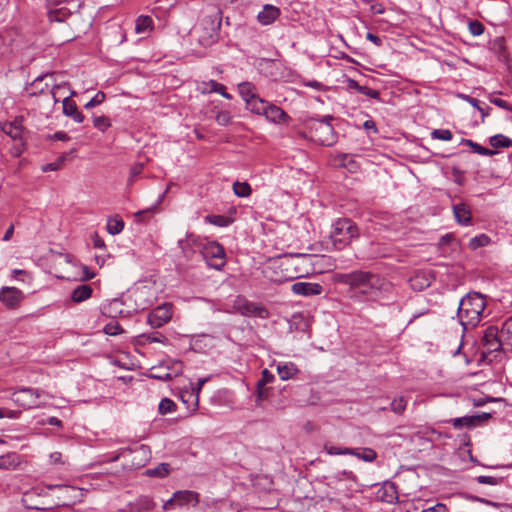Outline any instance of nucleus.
<instances>
[{
    "mask_svg": "<svg viewBox=\"0 0 512 512\" xmlns=\"http://www.w3.org/2000/svg\"><path fill=\"white\" fill-rule=\"evenodd\" d=\"M335 281L347 285L349 297L358 302L374 301L380 292L387 291L390 286L380 275L364 270L339 273Z\"/></svg>",
    "mask_w": 512,
    "mask_h": 512,
    "instance_id": "f257e3e1",
    "label": "nucleus"
},
{
    "mask_svg": "<svg viewBox=\"0 0 512 512\" xmlns=\"http://www.w3.org/2000/svg\"><path fill=\"white\" fill-rule=\"evenodd\" d=\"M178 246L186 257L199 252L208 267L221 270L226 264V253L221 244L207 241L194 234H188L185 239L178 241Z\"/></svg>",
    "mask_w": 512,
    "mask_h": 512,
    "instance_id": "f03ea898",
    "label": "nucleus"
},
{
    "mask_svg": "<svg viewBox=\"0 0 512 512\" xmlns=\"http://www.w3.org/2000/svg\"><path fill=\"white\" fill-rule=\"evenodd\" d=\"M202 14L199 23L191 32V37L199 45L209 47L218 41L222 23V10L218 0H207Z\"/></svg>",
    "mask_w": 512,
    "mask_h": 512,
    "instance_id": "7ed1b4c3",
    "label": "nucleus"
},
{
    "mask_svg": "<svg viewBox=\"0 0 512 512\" xmlns=\"http://www.w3.org/2000/svg\"><path fill=\"white\" fill-rule=\"evenodd\" d=\"M486 306V296L479 292H469L460 300L457 317L464 331L480 323Z\"/></svg>",
    "mask_w": 512,
    "mask_h": 512,
    "instance_id": "20e7f679",
    "label": "nucleus"
},
{
    "mask_svg": "<svg viewBox=\"0 0 512 512\" xmlns=\"http://www.w3.org/2000/svg\"><path fill=\"white\" fill-rule=\"evenodd\" d=\"M280 267L286 271L287 279H296L312 271V256L304 253H290L279 258Z\"/></svg>",
    "mask_w": 512,
    "mask_h": 512,
    "instance_id": "39448f33",
    "label": "nucleus"
},
{
    "mask_svg": "<svg viewBox=\"0 0 512 512\" xmlns=\"http://www.w3.org/2000/svg\"><path fill=\"white\" fill-rule=\"evenodd\" d=\"M151 457V452L148 446L139 445L135 448H122L118 452L111 455V457L104 460L105 462H115L120 458L125 459L124 468L129 470H136L146 465Z\"/></svg>",
    "mask_w": 512,
    "mask_h": 512,
    "instance_id": "423d86ee",
    "label": "nucleus"
},
{
    "mask_svg": "<svg viewBox=\"0 0 512 512\" xmlns=\"http://www.w3.org/2000/svg\"><path fill=\"white\" fill-rule=\"evenodd\" d=\"M358 237L359 229L351 219L339 218L333 223L330 239L335 249L342 250Z\"/></svg>",
    "mask_w": 512,
    "mask_h": 512,
    "instance_id": "0eeeda50",
    "label": "nucleus"
},
{
    "mask_svg": "<svg viewBox=\"0 0 512 512\" xmlns=\"http://www.w3.org/2000/svg\"><path fill=\"white\" fill-rule=\"evenodd\" d=\"M333 116L326 115L321 120L310 119L309 131L311 139L323 146H332L337 141L336 132L331 124Z\"/></svg>",
    "mask_w": 512,
    "mask_h": 512,
    "instance_id": "6e6552de",
    "label": "nucleus"
},
{
    "mask_svg": "<svg viewBox=\"0 0 512 512\" xmlns=\"http://www.w3.org/2000/svg\"><path fill=\"white\" fill-rule=\"evenodd\" d=\"M84 0H46L50 21L63 22L74 12L79 11Z\"/></svg>",
    "mask_w": 512,
    "mask_h": 512,
    "instance_id": "1a4fd4ad",
    "label": "nucleus"
},
{
    "mask_svg": "<svg viewBox=\"0 0 512 512\" xmlns=\"http://www.w3.org/2000/svg\"><path fill=\"white\" fill-rule=\"evenodd\" d=\"M42 396H48L46 392L34 388H20L12 394V401L24 409H33L41 407L39 399Z\"/></svg>",
    "mask_w": 512,
    "mask_h": 512,
    "instance_id": "9d476101",
    "label": "nucleus"
},
{
    "mask_svg": "<svg viewBox=\"0 0 512 512\" xmlns=\"http://www.w3.org/2000/svg\"><path fill=\"white\" fill-rule=\"evenodd\" d=\"M233 309L246 317H256L260 319H267L270 316L268 309L256 302L247 300L243 296H237L233 302Z\"/></svg>",
    "mask_w": 512,
    "mask_h": 512,
    "instance_id": "9b49d317",
    "label": "nucleus"
},
{
    "mask_svg": "<svg viewBox=\"0 0 512 512\" xmlns=\"http://www.w3.org/2000/svg\"><path fill=\"white\" fill-rule=\"evenodd\" d=\"M256 107L254 106L253 113L263 115L266 119L273 123L284 122L288 115L280 107L270 104L264 99L256 101Z\"/></svg>",
    "mask_w": 512,
    "mask_h": 512,
    "instance_id": "f8f14e48",
    "label": "nucleus"
},
{
    "mask_svg": "<svg viewBox=\"0 0 512 512\" xmlns=\"http://www.w3.org/2000/svg\"><path fill=\"white\" fill-rule=\"evenodd\" d=\"M172 317L171 308L164 304L153 309L147 316L148 324L153 328L162 327Z\"/></svg>",
    "mask_w": 512,
    "mask_h": 512,
    "instance_id": "ddd939ff",
    "label": "nucleus"
},
{
    "mask_svg": "<svg viewBox=\"0 0 512 512\" xmlns=\"http://www.w3.org/2000/svg\"><path fill=\"white\" fill-rule=\"evenodd\" d=\"M482 344L485 349L484 353L498 352L502 349V342L499 338L497 327L489 326L482 337Z\"/></svg>",
    "mask_w": 512,
    "mask_h": 512,
    "instance_id": "4468645a",
    "label": "nucleus"
},
{
    "mask_svg": "<svg viewBox=\"0 0 512 512\" xmlns=\"http://www.w3.org/2000/svg\"><path fill=\"white\" fill-rule=\"evenodd\" d=\"M23 299L21 290L15 287H2L0 301L8 308H15Z\"/></svg>",
    "mask_w": 512,
    "mask_h": 512,
    "instance_id": "2eb2a0df",
    "label": "nucleus"
},
{
    "mask_svg": "<svg viewBox=\"0 0 512 512\" xmlns=\"http://www.w3.org/2000/svg\"><path fill=\"white\" fill-rule=\"evenodd\" d=\"M291 290L296 295L310 297L320 295L323 287L319 283L296 282L292 285Z\"/></svg>",
    "mask_w": 512,
    "mask_h": 512,
    "instance_id": "dca6fc26",
    "label": "nucleus"
},
{
    "mask_svg": "<svg viewBox=\"0 0 512 512\" xmlns=\"http://www.w3.org/2000/svg\"><path fill=\"white\" fill-rule=\"evenodd\" d=\"M238 90L246 103L247 109L251 112L254 110V105H256V101L262 100L259 96L255 94V86L250 82H243L238 85Z\"/></svg>",
    "mask_w": 512,
    "mask_h": 512,
    "instance_id": "f3484780",
    "label": "nucleus"
},
{
    "mask_svg": "<svg viewBox=\"0 0 512 512\" xmlns=\"http://www.w3.org/2000/svg\"><path fill=\"white\" fill-rule=\"evenodd\" d=\"M280 14L281 11L278 7L266 4L258 13L257 20L263 26L271 25L279 18Z\"/></svg>",
    "mask_w": 512,
    "mask_h": 512,
    "instance_id": "a211bd4d",
    "label": "nucleus"
},
{
    "mask_svg": "<svg viewBox=\"0 0 512 512\" xmlns=\"http://www.w3.org/2000/svg\"><path fill=\"white\" fill-rule=\"evenodd\" d=\"M199 493L192 490H179L174 492V500H177V506L191 505L196 506L199 503Z\"/></svg>",
    "mask_w": 512,
    "mask_h": 512,
    "instance_id": "6ab92c4d",
    "label": "nucleus"
},
{
    "mask_svg": "<svg viewBox=\"0 0 512 512\" xmlns=\"http://www.w3.org/2000/svg\"><path fill=\"white\" fill-rule=\"evenodd\" d=\"M453 214L455 220L460 225H470L472 220V213L470 207L465 203H458L453 205Z\"/></svg>",
    "mask_w": 512,
    "mask_h": 512,
    "instance_id": "aec40b11",
    "label": "nucleus"
},
{
    "mask_svg": "<svg viewBox=\"0 0 512 512\" xmlns=\"http://www.w3.org/2000/svg\"><path fill=\"white\" fill-rule=\"evenodd\" d=\"M63 114L72 118L76 123L84 121V115L78 110L76 103L70 97H64L62 100Z\"/></svg>",
    "mask_w": 512,
    "mask_h": 512,
    "instance_id": "412c9836",
    "label": "nucleus"
},
{
    "mask_svg": "<svg viewBox=\"0 0 512 512\" xmlns=\"http://www.w3.org/2000/svg\"><path fill=\"white\" fill-rule=\"evenodd\" d=\"M2 130L14 140L21 139L23 131L22 117H16L13 121L5 123Z\"/></svg>",
    "mask_w": 512,
    "mask_h": 512,
    "instance_id": "4be33fe9",
    "label": "nucleus"
},
{
    "mask_svg": "<svg viewBox=\"0 0 512 512\" xmlns=\"http://www.w3.org/2000/svg\"><path fill=\"white\" fill-rule=\"evenodd\" d=\"M277 373L281 380L293 379L299 372V368L293 362H279L277 364Z\"/></svg>",
    "mask_w": 512,
    "mask_h": 512,
    "instance_id": "5701e85b",
    "label": "nucleus"
},
{
    "mask_svg": "<svg viewBox=\"0 0 512 512\" xmlns=\"http://www.w3.org/2000/svg\"><path fill=\"white\" fill-rule=\"evenodd\" d=\"M92 288L90 285L82 284L77 286L71 293V299L75 303L83 302L89 299L92 295Z\"/></svg>",
    "mask_w": 512,
    "mask_h": 512,
    "instance_id": "b1692460",
    "label": "nucleus"
},
{
    "mask_svg": "<svg viewBox=\"0 0 512 512\" xmlns=\"http://www.w3.org/2000/svg\"><path fill=\"white\" fill-rule=\"evenodd\" d=\"M20 464V457L16 453H9L0 456V469L9 470L14 469Z\"/></svg>",
    "mask_w": 512,
    "mask_h": 512,
    "instance_id": "393cba45",
    "label": "nucleus"
},
{
    "mask_svg": "<svg viewBox=\"0 0 512 512\" xmlns=\"http://www.w3.org/2000/svg\"><path fill=\"white\" fill-rule=\"evenodd\" d=\"M354 453L349 455L355 456L364 462H373L377 458V452L372 448H352Z\"/></svg>",
    "mask_w": 512,
    "mask_h": 512,
    "instance_id": "a878e982",
    "label": "nucleus"
},
{
    "mask_svg": "<svg viewBox=\"0 0 512 512\" xmlns=\"http://www.w3.org/2000/svg\"><path fill=\"white\" fill-rule=\"evenodd\" d=\"M173 373L172 372H159V373H151L150 377L157 380L162 381H170L174 377H177L182 373L181 364L179 362H175L173 364Z\"/></svg>",
    "mask_w": 512,
    "mask_h": 512,
    "instance_id": "bb28decb",
    "label": "nucleus"
},
{
    "mask_svg": "<svg viewBox=\"0 0 512 512\" xmlns=\"http://www.w3.org/2000/svg\"><path fill=\"white\" fill-rule=\"evenodd\" d=\"M153 29V20L146 15H140L136 19L135 31L138 34L149 32Z\"/></svg>",
    "mask_w": 512,
    "mask_h": 512,
    "instance_id": "cd10ccee",
    "label": "nucleus"
},
{
    "mask_svg": "<svg viewBox=\"0 0 512 512\" xmlns=\"http://www.w3.org/2000/svg\"><path fill=\"white\" fill-rule=\"evenodd\" d=\"M181 401L187 405V408L192 407L193 411L198 407V396L194 393V390H182L180 392Z\"/></svg>",
    "mask_w": 512,
    "mask_h": 512,
    "instance_id": "c85d7f7f",
    "label": "nucleus"
},
{
    "mask_svg": "<svg viewBox=\"0 0 512 512\" xmlns=\"http://www.w3.org/2000/svg\"><path fill=\"white\" fill-rule=\"evenodd\" d=\"M409 508L406 512H447V507L443 503H437L428 508H419L414 503H409Z\"/></svg>",
    "mask_w": 512,
    "mask_h": 512,
    "instance_id": "c756f323",
    "label": "nucleus"
},
{
    "mask_svg": "<svg viewBox=\"0 0 512 512\" xmlns=\"http://www.w3.org/2000/svg\"><path fill=\"white\" fill-rule=\"evenodd\" d=\"M170 473V465L168 463H160L157 467L147 469L145 475L149 477H165Z\"/></svg>",
    "mask_w": 512,
    "mask_h": 512,
    "instance_id": "7c9ffc66",
    "label": "nucleus"
},
{
    "mask_svg": "<svg viewBox=\"0 0 512 512\" xmlns=\"http://www.w3.org/2000/svg\"><path fill=\"white\" fill-rule=\"evenodd\" d=\"M489 143L494 148H507L512 145V140L502 134H497L490 137Z\"/></svg>",
    "mask_w": 512,
    "mask_h": 512,
    "instance_id": "2f4dec72",
    "label": "nucleus"
},
{
    "mask_svg": "<svg viewBox=\"0 0 512 512\" xmlns=\"http://www.w3.org/2000/svg\"><path fill=\"white\" fill-rule=\"evenodd\" d=\"M463 143L466 146L470 147L473 150V152H475V153H477L479 155H482V156H493L495 154V151L490 150L488 148H485V147L479 145L478 143H476V142H474V141H472L470 139L463 140Z\"/></svg>",
    "mask_w": 512,
    "mask_h": 512,
    "instance_id": "473e14b6",
    "label": "nucleus"
},
{
    "mask_svg": "<svg viewBox=\"0 0 512 512\" xmlns=\"http://www.w3.org/2000/svg\"><path fill=\"white\" fill-rule=\"evenodd\" d=\"M475 418H472L471 416H463V417H458V418H454V419H451L449 420V422L452 423V425L454 426V428H462V427H467V428H473L475 427Z\"/></svg>",
    "mask_w": 512,
    "mask_h": 512,
    "instance_id": "72a5a7b5",
    "label": "nucleus"
},
{
    "mask_svg": "<svg viewBox=\"0 0 512 512\" xmlns=\"http://www.w3.org/2000/svg\"><path fill=\"white\" fill-rule=\"evenodd\" d=\"M233 191L238 197H248L250 196L252 189L247 182L236 181L233 183Z\"/></svg>",
    "mask_w": 512,
    "mask_h": 512,
    "instance_id": "f704fd0d",
    "label": "nucleus"
},
{
    "mask_svg": "<svg viewBox=\"0 0 512 512\" xmlns=\"http://www.w3.org/2000/svg\"><path fill=\"white\" fill-rule=\"evenodd\" d=\"M176 410V404L173 400L169 398H163L158 406V411L162 415H166L168 413H172Z\"/></svg>",
    "mask_w": 512,
    "mask_h": 512,
    "instance_id": "c9c22d12",
    "label": "nucleus"
},
{
    "mask_svg": "<svg viewBox=\"0 0 512 512\" xmlns=\"http://www.w3.org/2000/svg\"><path fill=\"white\" fill-rule=\"evenodd\" d=\"M207 86H208V89L210 92L219 93L226 99H231V97H232L229 93L226 92V87L223 84H221L215 80H210L207 83Z\"/></svg>",
    "mask_w": 512,
    "mask_h": 512,
    "instance_id": "e433bc0d",
    "label": "nucleus"
},
{
    "mask_svg": "<svg viewBox=\"0 0 512 512\" xmlns=\"http://www.w3.org/2000/svg\"><path fill=\"white\" fill-rule=\"evenodd\" d=\"M430 285V280L426 278L423 274L417 273L411 279V286L414 289L422 290L425 287Z\"/></svg>",
    "mask_w": 512,
    "mask_h": 512,
    "instance_id": "4c0bfd02",
    "label": "nucleus"
},
{
    "mask_svg": "<svg viewBox=\"0 0 512 512\" xmlns=\"http://www.w3.org/2000/svg\"><path fill=\"white\" fill-rule=\"evenodd\" d=\"M124 229V222L121 219H109L107 223V230L111 235H116Z\"/></svg>",
    "mask_w": 512,
    "mask_h": 512,
    "instance_id": "58836bf2",
    "label": "nucleus"
},
{
    "mask_svg": "<svg viewBox=\"0 0 512 512\" xmlns=\"http://www.w3.org/2000/svg\"><path fill=\"white\" fill-rule=\"evenodd\" d=\"M93 125L99 131L105 132L111 126V121L106 116H96L93 118Z\"/></svg>",
    "mask_w": 512,
    "mask_h": 512,
    "instance_id": "ea45409f",
    "label": "nucleus"
},
{
    "mask_svg": "<svg viewBox=\"0 0 512 512\" xmlns=\"http://www.w3.org/2000/svg\"><path fill=\"white\" fill-rule=\"evenodd\" d=\"M504 477L500 476H492V475H485V476H478L476 477V481L480 484H488V485H499L503 482Z\"/></svg>",
    "mask_w": 512,
    "mask_h": 512,
    "instance_id": "a19ab883",
    "label": "nucleus"
},
{
    "mask_svg": "<svg viewBox=\"0 0 512 512\" xmlns=\"http://www.w3.org/2000/svg\"><path fill=\"white\" fill-rule=\"evenodd\" d=\"M324 449L329 455H349L350 453H354L352 448H341L330 444H326Z\"/></svg>",
    "mask_w": 512,
    "mask_h": 512,
    "instance_id": "79ce46f5",
    "label": "nucleus"
},
{
    "mask_svg": "<svg viewBox=\"0 0 512 512\" xmlns=\"http://www.w3.org/2000/svg\"><path fill=\"white\" fill-rule=\"evenodd\" d=\"M501 335L512 347V316L503 323Z\"/></svg>",
    "mask_w": 512,
    "mask_h": 512,
    "instance_id": "37998d69",
    "label": "nucleus"
},
{
    "mask_svg": "<svg viewBox=\"0 0 512 512\" xmlns=\"http://www.w3.org/2000/svg\"><path fill=\"white\" fill-rule=\"evenodd\" d=\"M104 332L107 335L116 336L123 333L124 331L117 321L111 320L109 323L105 325Z\"/></svg>",
    "mask_w": 512,
    "mask_h": 512,
    "instance_id": "c03bdc74",
    "label": "nucleus"
},
{
    "mask_svg": "<svg viewBox=\"0 0 512 512\" xmlns=\"http://www.w3.org/2000/svg\"><path fill=\"white\" fill-rule=\"evenodd\" d=\"M431 137L437 140L450 141L453 138V134L449 129H434L431 132Z\"/></svg>",
    "mask_w": 512,
    "mask_h": 512,
    "instance_id": "a18cd8bd",
    "label": "nucleus"
},
{
    "mask_svg": "<svg viewBox=\"0 0 512 512\" xmlns=\"http://www.w3.org/2000/svg\"><path fill=\"white\" fill-rule=\"evenodd\" d=\"M206 220L218 227L228 226L230 221L227 217L221 215H208L206 216Z\"/></svg>",
    "mask_w": 512,
    "mask_h": 512,
    "instance_id": "49530a36",
    "label": "nucleus"
},
{
    "mask_svg": "<svg viewBox=\"0 0 512 512\" xmlns=\"http://www.w3.org/2000/svg\"><path fill=\"white\" fill-rule=\"evenodd\" d=\"M489 243V237L485 234H481L479 236L473 237L470 239L469 246L472 249H477L479 247H483Z\"/></svg>",
    "mask_w": 512,
    "mask_h": 512,
    "instance_id": "de8ad7c7",
    "label": "nucleus"
},
{
    "mask_svg": "<svg viewBox=\"0 0 512 512\" xmlns=\"http://www.w3.org/2000/svg\"><path fill=\"white\" fill-rule=\"evenodd\" d=\"M468 29L473 36H480L483 34L485 27L480 21L473 20L469 22Z\"/></svg>",
    "mask_w": 512,
    "mask_h": 512,
    "instance_id": "09e8293b",
    "label": "nucleus"
},
{
    "mask_svg": "<svg viewBox=\"0 0 512 512\" xmlns=\"http://www.w3.org/2000/svg\"><path fill=\"white\" fill-rule=\"evenodd\" d=\"M105 93L102 92V91H98L94 97L89 101L87 102L85 105H84V108L85 109H91L97 105H100L104 102L105 100Z\"/></svg>",
    "mask_w": 512,
    "mask_h": 512,
    "instance_id": "8fccbe9b",
    "label": "nucleus"
},
{
    "mask_svg": "<svg viewBox=\"0 0 512 512\" xmlns=\"http://www.w3.org/2000/svg\"><path fill=\"white\" fill-rule=\"evenodd\" d=\"M406 404L407 402L403 397L394 399L390 404L391 410L397 414H401L402 412H404Z\"/></svg>",
    "mask_w": 512,
    "mask_h": 512,
    "instance_id": "3c124183",
    "label": "nucleus"
},
{
    "mask_svg": "<svg viewBox=\"0 0 512 512\" xmlns=\"http://www.w3.org/2000/svg\"><path fill=\"white\" fill-rule=\"evenodd\" d=\"M275 380V376L268 369H264L261 373V378L257 381L256 385L266 386L269 383H272Z\"/></svg>",
    "mask_w": 512,
    "mask_h": 512,
    "instance_id": "603ef678",
    "label": "nucleus"
},
{
    "mask_svg": "<svg viewBox=\"0 0 512 512\" xmlns=\"http://www.w3.org/2000/svg\"><path fill=\"white\" fill-rule=\"evenodd\" d=\"M65 158H66L65 155L60 156L56 161L44 165L42 170L44 172L59 170L62 167V165L65 161Z\"/></svg>",
    "mask_w": 512,
    "mask_h": 512,
    "instance_id": "864d4df0",
    "label": "nucleus"
},
{
    "mask_svg": "<svg viewBox=\"0 0 512 512\" xmlns=\"http://www.w3.org/2000/svg\"><path fill=\"white\" fill-rule=\"evenodd\" d=\"M216 121L219 125L226 126L231 122V115L228 111H220L216 115Z\"/></svg>",
    "mask_w": 512,
    "mask_h": 512,
    "instance_id": "5fc2aeb1",
    "label": "nucleus"
},
{
    "mask_svg": "<svg viewBox=\"0 0 512 512\" xmlns=\"http://www.w3.org/2000/svg\"><path fill=\"white\" fill-rule=\"evenodd\" d=\"M489 101L502 108V109H505V110H508V111H511L512 112V106L505 100L501 99V98H498V97H493V96H490L489 97Z\"/></svg>",
    "mask_w": 512,
    "mask_h": 512,
    "instance_id": "6e6d98bb",
    "label": "nucleus"
},
{
    "mask_svg": "<svg viewBox=\"0 0 512 512\" xmlns=\"http://www.w3.org/2000/svg\"><path fill=\"white\" fill-rule=\"evenodd\" d=\"M360 94H363V95L368 96L373 99H379V96H380L379 91H377L373 88H370L368 86H363L360 91Z\"/></svg>",
    "mask_w": 512,
    "mask_h": 512,
    "instance_id": "4d7b16f0",
    "label": "nucleus"
},
{
    "mask_svg": "<svg viewBox=\"0 0 512 512\" xmlns=\"http://www.w3.org/2000/svg\"><path fill=\"white\" fill-rule=\"evenodd\" d=\"M64 88H69V83L63 82L61 84H56L52 87L51 94H52L54 103L59 102V99L56 97L57 91L64 89Z\"/></svg>",
    "mask_w": 512,
    "mask_h": 512,
    "instance_id": "13d9d810",
    "label": "nucleus"
},
{
    "mask_svg": "<svg viewBox=\"0 0 512 512\" xmlns=\"http://www.w3.org/2000/svg\"><path fill=\"white\" fill-rule=\"evenodd\" d=\"M160 3H161V0H157L154 4H153V7H152V12L153 14H155V16L157 18H161L163 17L164 13L172 6L171 4L169 5L168 8H166L165 10L163 11H160L161 10V6H160Z\"/></svg>",
    "mask_w": 512,
    "mask_h": 512,
    "instance_id": "bf43d9fd",
    "label": "nucleus"
},
{
    "mask_svg": "<svg viewBox=\"0 0 512 512\" xmlns=\"http://www.w3.org/2000/svg\"><path fill=\"white\" fill-rule=\"evenodd\" d=\"M268 391V388H265L264 386L259 387V385H256L257 400L263 401L267 399L269 396Z\"/></svg>",
    "mask_w": 512,
    "mask_h": 512,
    "instance_id": "052dcab7",
    "label": "nucleus"
},
{
    "mask_svg": "<svg viewBox=\"0 0 512 512\" xmlns=\"http://www.w3.org/2000/svg\"><path fill=\"white\" fill-rule=\"evenodd\" d=\"M471 417L475 418L474 421H475V427H476L480 423L485 422L488 419H490L492 417V415L490 413L482 412L480 414L471 415Z\"/></svg>",
    "mask_w": 512,
    "mask_h": 512,
    "instance_id": "680f3d73",
    "label": "nucleus"
},
{
    "mask_svg": "<svg viewBox=\"0 0 512 512\" xmlns=\"http://www.w3.org/2000/svg\"><path fill=\"white\" fill-rule=\"evenodd\" d=\"M336 478L338 480H342V479L355 480L356 476L352 471L343 470L336 474Z\"/></svg>",
    "mask_w": 512,
    "mask_h": 512,
    "instance_id": "e2e57ef3",
    "label": "nucleus"
},
{
    "mask_svg": "<svg viewBox=\"0 0 512 512\" xmlns=\"http://www.w3.org/2000/svg\"><path fill=\"white\" fill-rule=\"evenodd\" d=\"M140 504L143 508L147 510L154 509L156 507V503L149 497H143L140 499Z\"/></svg>",
    "mask_w": 512,
    "mask_h": 512,
    "instance_id": "0e129e2a",
    "label": "nucleus"
},
{
    "mask_svg": "<svg viewBox=\"0 0 512 512\" xmlns=\"http://www.w3.org/2000/svg\"><path fill=\"white\" fill-rule=\"evenodd\" d=\"M20 414H21L20 411L3 409L2 418L6 417L9 419H17V418H19Z\"/></svg>",
    "mask_w": 512,
    "mask_h": 512,
    "instance_id": "69168bd1",
    "label": "nucleus"
},
{
    "mask_svg": "<svg viewBox=\"0 0 512 512\" xmlns=\"http://www.w3.org/2000/svg\"><path fill=\"white\" fill-rule=\"evenodd\" d=\"M460 98H462L463 100L467 101L471 106H473L474 108H477L478 105L480 104V101L476 98H473L469 95H465V94H459L458 95Z\"/></svg>",
    "mask_w": 512,
    "mask_h": 512,
    "instance_id": "338daca9",
    "label": "nucleus"
},
{
    "mask_svg": "<svg viewBox=\"0 0 512 512\" xmlns=\"http://www.w3.org/2000/svg\"><path fill=\"white\" fill-rule=\"evenodd\" d=\"M92 240H93V245L95 248H99V249L105 248L104 240L102 238H100L97 233H94Z\"/></svg>",
    "mask_w": 512,
    "mask_h": 512,
    "instance_id": "774afa93",
    "label": "nucleus"
}]
</instances>
